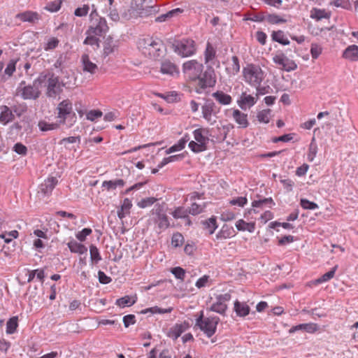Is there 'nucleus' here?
Here are the masks:
<instances>
[{"label": "nucleus", "mask_w": 358, "mask_h": 358, "mask_svg": "<svg viewBox=\"0 0 358 358\" xmlns=\"http://www.w3.org/2000/svg\"><path fill=\"white\" fill-rule=\"evenodd\" d=\"M138 48L145 56L157 58L163 54L164 45L159 38L145 37L138 40Z\"/></svg>", "instance_id": "nucleus-1"}, {"label": "nucleus", "mask_w": 358, "mask_h": 358, "mask_svg": "<svg viewBox=\"0 0 358 358\" xmlns=\"http://www.w3.org/2000/svg\"><path fill=\"white\" fill-rule=\"evenodd\" d=\"M242 77L245 83L257 88L265 78V72L259 65L248 64L243 67Z\"/></svg>", "instance_id": "nucleus-2"}, {"label": "nucleus", "mask_w": 358, "mask_h": 358, "mask_svg": "<svg viewBox=\"0 0 358 358\" xmlns=\"http://www.w3.org/2000/svg\"><path fill=\"white\" fill-rule=\"evenodd\" d=\"M57 117L62 124L71 127L76 122V115L73 110V103L69 99L62 101L56 108Z\"/></svg>", "instance_id": "nucleus-3"}, {"label": "nucleus", "mask_w": 358, "mask_h": 358, "mask_svg": "<svg viewBox=\"0 0 358 358\" xmlns=\"http://www.w3.org/2000/svg\"><path fill=\"white\" fill-rule=\"evenodd\" d=\"M150 213L152 217L150 219V222H152L155 225L158 233H161L169 227L170 222L164 203L156 204Z\"/></svg>", "instance_id": "nucleus-4"}, {"label": "nucleus", "mask_w": 358, "mask_h": 358, "mask_svg": "<svg viewBox=\"0 0 358 358\" xmlns=\"http://www.w3.org/2000/svg\"><path fill=\"white\" fill-rule=\"evenodd\" d=\"M219 322L218 317H204L203 311L201 310L196 320V326L210 338L215 334Z\"/></svg>", "instance_id": "nucleus-5"}, {"label": "nucleus", "mask_w": 358, "mask_h": 358, "mask_svg": "<svg viewBox=\"0 0 358 358\" xmlns=\"http://www.w3.org/2000/svg\"><path fill=\"white\" fill-rule=\"evenodd\" d=\"M38 81L39 85L44 83L46 87V95L48 97H55L62 90L59 77L53 73L41 76L38 78Z\"/></svg>", "instance_id": "nucleus-6"}, {"label": "nucleus", "mask_w": 358, "mask_h": 358, "mask_svg": "<svg viewBox=\"0 0 358 358\" xmlns=\"http://www.w3.org/2000/svg\"><path fill=\"white\" fill-rule=\"evenodd\" d=\"M208 130L203 128L195 129L193 131L194 138L189 143V149L195 152L199 153L207 150V144L208 143V137L207 136Z\"/></svg>", "instance_id": "nucleus-7"}, {"label": "nucleus", "mask_w": 358, "mask_h": 358, "mask_svg": "<svg viewBox=\"0 0 358 358\" xmlns=\"http://www.w3.org/2000/svg\"><path fill=\"white\" fill-rule=\"evenodd\" d=\"M173 49L178 55L187 57L196 53V45L195 41L191 38H182L173 42Z\"/></svg>", "instance_id": "nucleus-8"}, {"label": "nucleus", "mask_w": 358, "mask_h": 358, "mask_svg": "<svg viewBox=\"0 0 358 358\" xmlns=\"http://www.w3.org/2000/svg\"><path fill=\"white\" fill-rule=\"evenodd\" d=\"M203 71V65L196 59H190L182 64V73L185 78L192 83L199 78Z\"/></svg>", "instance_id": "nucleus-9"}, {"label": "nucleus", "mask_w": 358, "mask_h": 358, "mask_svg": "<svg viewBox=\"0 0 358 358\" xmlns=\"http://www.w3.org/2000/svg\"><path fill=\"white\" fill-rule=\"evenodd\" d=\"M194 90L198 94H201L204 90L213 87L216 84V77L213 71H206L199 75V78L193 80Z\"/></svg>", "instance_id": "nucleus-10"}, {"label": "nucleus", "mask_w": 358, "mask_h": 358, "mask_svg": "<svg viewBox=\"0 0 358 358\" xmlns=\"http://www.w3.org/2000/svg\"><path fill=\"white\" fill-rule=\"evenodd\" d=\"M273 63L278 69L287 72L294 71L297 69V64L289 59L283 52L277 51L273 57Z\"/></svg>", "instance_id": "nucleus-11"}, {"label": "nucleus", "mask_w": 358, "mask_h": 358, "mask_svg": "<svg viewBox=\"0 0 358 358\" xmlns=\"http://www.w3.org/2000/svg\"><path fill=\"white\" fill-rule=\"evenodd\" d=\"M201 113L203 118L213 125L216 122L220 108L212 100H206L201 106Z\"/></svg>", "instance_id": "nucleus-12"}, {"label": "nucleus", "mask_w": 358, "mask_h": 358, "mask_svg": "<svg viewBox=\"0 0 358 358\" xmlns=\"http://www.w3.org/2000/svg\"><path fill=\"white\" fill-rule=\"evenodd\" d=\"M90 25L87 30L90 34H95V35L103 36L108 30V27L106 19L101 16L90 18Z\"/></svg>", "instance_id": "nucleus-13"}, {"label": "nucleus", "mask_w": 358, "mask_h": 358, "mask_svg": "<svg viewBox=\"0 0 358 358\" xmlns=\"http://www.w3.org/2000/svg\"><path fill=\"white\" fill-rule=\"evenodd\" d=\"M230 299L231 295L228 293L217 296L216 301L212 304L210 310L221 315L224 314L227 309V302Z\"/></svg>", "instance_id": "nucleus-14"}, {"label": "nucleus", "mask_w": 358, "mask_h": 358, "mask_svg": "<svg viewBox=\"0 0 358 358\" xmlns=\"http://www.w3.org/2000/svg\"><path fill=\"white\" fill-rule=\"evenodd\" d=\"M39 84L38 79L36 80L32 85H27L22 88L21 96L24 99H37L40 94L41 92L39 90Z\"/></svg>", "instance_id": "nucleus-15"}, {"label": "nucleus", "mask_w": 358, "mask_h": 358, "mask_svg": "<svg viewBox=\"0 0 358 358\" xmlns=\"http://www.w3.org/2000/svg\"><path fill=\"white\" fill-rule=\"evenodd\" d=\"M258 94L252 95L248 94L247 92H243L239 99L237 100V104L241 109H246L252 107L256 104L258 100Z\"/></svg>", "instance_id": "nucleus-16"}, {"label": "nucleus", "mask_w": 358, "mask_h": 358, "mask_svg": "<svg viewBox=\"0 0 358 358\" xmlns=\"http://www.w3.org/2000/svg\"><path fill=\"white\" fill-rule=\"evenodd\" d=\"M228 112L231 113V117L237 124L238 128L245 129L249 126L248 114L234 108L229 110Z\"/></svg>", "instance_id": "nucleus-17"}, {"label": "nucleus", "mask_w": 358, "mask_h": 358, "mask_svg": "<svg viewBox=\"0 0 358 358\" xmlns=\"http://www.w3.org/2000/svg\"><path fill=\"white\" fill-rule=\"evenodd\" d=\"M80 62L84 72L93 75L98 71V66L90 59L87 54H83L81 56Z\"/></svg>", "instance_id": "nucleus-18"}, {"label": "nucleus", "mask_w": 358, "mask_h": 358, "mask_svg": "<svg viewBox=\"0 0 358 358\" xmlns=\"http://www.w3.org/2000/svg\"><path fill=\"white\" fill-rule=\"evenodd\" d=\"M15 18L20 20L22 22L36 23L40 20L41 16L37 12L26 10L24 12L17 13L15 15Z\"/></svg>", "instance_id": "nucleus-19"}, {"label": "nucleus", "mask_w": 358, "mask_h": 358, "mask_svg": "<svg viewBox=\"0 0 358 358\" xmlns=\"http://www.w3.org/2000/svg\"><path fill=\"white\" fill-rule=\"evenodd\" d=\"M58 183V180L56 177L50 176L48 177L44 182L41 185V190L44 194H51L53 189Z\"/></svg>", "instance_id": "nucleus-20"}, {"label": "nucleus", "mask_w": 358, "mask_h": 358, "mask_svg": "<svg viewBox=\"0 0 358 358\" xmlns=\"http://www.w3.org/2000/svg\"><path fill=\"white\" fill-rule=\"evenodd\" d=\"M342 57L351 62L358 61V45H350L347 47L343 52Z\"/></svg>", "instance_id": "nucleus-21"}, {"label": "nucleus", "mask_w": 358, "mask_h": 358, "mask_svg": "<svg viewBox=\"0 0 358 358\" xmlns=\"http://www.w3.org/2000/svg\"><path fill=\"white\" fill-rule=\"evenodd\" d=\"M235 235L236 232L233 227L224 224L216 234V238L218 240L227 239L234 237Z\"/></svg>", "instance_id": "nucleus-22"}, {"label": "nucleus", "mask_w": 358, "mask_h": 358, "mask_svg": "<svg viewBox=\"0 0 358 358\" xmlns=\"http://www.w3.org/2000/svg\"><path fill=\"white\" fill-rule=\"evenodd\" d=\"M0 122L6 124L14 120L13 111L7 106H1L0 107Z\"/></svg>", "instance_id": "nucleus-23"}, {"label": "nucleus", "mask_w": 358, "mask_h": 358, "mask_svg": "<svg viewBox=\"0 0 358 358\" xmlns=\"http://www.w3.org/2000/svg\"><path fill=\"white\" fill-rule=\"evenodd\" d=\"M212 96L221 105H229L232 103V97L221 90L212 94Z\"/></svg>", "instance_id": "nucleus-24"}, {"label": "nucleus", "mask_w": 358, "mask_h": 358, "mask_svg": "<svg viewBox=\"0 0 358 358\" xmlns=\"http://www.w3.org/2000/svg\"><path fill=\"white\" fill-rule=\"evenodd\" d=\"M189 327V323L184 322L180 324H175L170 331V335L174 339H177L180 335Z\"/></svg>", "instance_id": "nucleus-25"}, {"label": "nucleus", "mask_w": 358, "mask_h": 358, "mask_svg": "<svg viewBox=\"0 0 358 358\" xmlns=\"http://www.w3.org/2000/svg\"><path fill=\"white\" fill-rule=\"evenodd\" d=\"M131 207V201L128 198H125L122 201L120 208L117 210L118 217L122 220L127 215H129Z\"/></svg>", "instance_id": "nucleus-26"}, {"label": "nucleus", "mask_w": 358, "mask_h": 358, "mask_svg": "<svg viewBox=\"0 0 358 358\" xmlns=\"http://www.w3.org/2000/svg\"><path fill=\"white\" fill-rule=\"evenodd\" d=\"M299 330H304L308 333H314V332L317 331V325L314 323L301 324L292 327L289 330V332L290 334H293L295 331H299Z\"/></svg>", "instance_id": "nucleus-27"}, {"label": "nucleus", "mask_w": 358, "mask_h": 358, "mask_svg": "<svg viewBox=\"0 0 358 358\" xmlns=\"http://www.w3.org/2000/svg\"><path fill=\"white\" fill-rule=\"evenodd\" d=\"M70 251L73 253L83 255L87 252V248L82 243H78L75 240H71L67 243Z\"/></svg>", "instance_id": "nucleus-28"}, {"label": "nucleus", "mask_w": 358, "mask_h": 358, "mask_svg": "<svg viewBox=\"0 0 358 358\" xmlns=\"http://www.w3.org/2000/svg\"><path fill=\"white\" fill-rule=\"evenodd\" d=\"M235 225L238 231H247L250 233H252L255 230V222H246L242 219L238 220Z\"/></svg>", "instance_id": "nucleus-29"}, {"label": "nucleus", "mask_w": 358, "mask_h": 358, "mask_svg": "<svg viewBox=\"0 0 358 358\" xmlns=\"http://www.w3.org/2000/svg\"><path fill=\"white\" fill-rule=\"evenodd\" d=\"M203 229L206 230L209 234H213L218 227L216 217L213 216L202 222Z\"/></svg>", "instance_id": "nucleus-30"}, {"label": "nucleus", "mask_w": 358, "mask_h": 358, "mask_svg": "<svg viewBox=\"0 0 358 358\" xmlns=\"http://www.w3.org/2000/svg\"><path fill=\"white\" fill-rule=\"evenodd\" d=\"M271 39L283 45H289V41L282 30L273 31L271 33Z\"/></svg>", "instance_id": "nucleus-31"}, {"label": "nucleus", "mask_w": 358, "mask_h": 358, "mask_svg": "<svg viewBox=\"0 0 358 358\" xmlns=\"http://www.w3.org/2000/svg\"><path fill=\"white\" fill-rule=\"evenodd\" d=\"M189 141L188 135L184 136L182 138H180L177 143L174 144L169 149L166 150V154L169 155L172 152H175L177 151H180L183 148H185L187 142Z\"/></svg>", "instance_id": "nucleus-32"}, {"label": "nucleus", "mask_w": 358, "mask_h": 358, "mask_svg": "<svg viewBox=\"0 0 358 358\" xmlns=\"http://www.w3.org/2000/svg\"><path fill=\"white\" fill-rule=\"evenodd\" d=\"M234 310L237 315L245 317L249 314L250 308L246 303L236 301L234 303Z\"/></svg>", "instance_id": "nucleus-33"}, {"label": "nucleus", "mask_w": 358, "mask_h": 358, "mask_svg": "<svg viewBox=\"0 0 358 358\" xmlns=\"http://www.w3.org/2000/svg\"><path fill=\"white\" fill-rule=\"evenodd\" d=\"M136 296H124L117 299L115 304L121 308L129 307L136 303Z\"/></svg>", "instance_id": "nucleus-34"}, {"label": "nucleus", "mask_w": 358, "mask_h": 358, "mask_svg": "<svg viewBox=\"0 0 358 358\" xmlns=\"http://www.w3.org/2000/svg\"><path fill=\"white\" fill-rule=\"evenodd\" d=\"M161 72L164 74L173 75L178 73L176 66L169 61H165L162 64Z\"/></svg>", "instance_id": "nucleus-35"}, {"label": "nucleus", "mask_w": 358, "mask_h": 358, "mask_svg": "<svg viewBox=\"0 0 358 358\" xmlns=\"http://www.w3.org/2000/svg\"><path fill=\"white\" fill-rule=\"evenodd\" d=\"M62 124L58 122L49 123L45 120L39 121L38 126L42 131L55 130L59 128Z\"/></svg>", "instance_id": "nucleus-36"}, {"label": "nucleus", "mask_w": 358, "mask_h": 358, "mask_svg": "<svg viewBox=\"0 0 358 358\" xmlns=\"http://www.w3.org/2000/svg\"><path fill=\"white\" fill-rule=\"evenodd\" d=\"M116 48V45L112 38H107L103 43V55L106 57L113 53Z\"/></svg>", "instance_id": "nucleus-37"}, {"label": "nucleus", "mask_w": 358, "mask_h": 358, "mask_svg": "<svg viewBox=\"0 0 358 358\" xmlns=\"http://www.w3.org/2000/svg\"><path fill=\"white\" fill-rule=\"evenodd\" d=\"M124 185V181L122 179L104 181L102 184V187L106 188L108 191L115 189L117 187H123Z\"/></svg>", "instance_id": "nucleus-38"}, {"label": "nucleus", "mask_w": 358, "mask_h": 358, "mask_svg": "<svg viewBox=\"0 0 358 358\" xmlns=\"http://www.w3.org/2000/svg\"><path fill=\"white\" fill-rule=\"evenodd\" d=\"M216 51L210 43H207L206 48L204 52L205 63L208 64L210 61L215 59Z\"/></svg>", "instance_id": "nucleus-39"}, {"label": "nucleus", "mask_w": 358, "mask_h": 358, "mask_svg": "<svg viewBox=\"0 0 358 358\" xmlns=\"http://www.w3.org/2000/svg\"><path fill=\"white\" fill-rule=\"evenodd\" d=\"M86 38L83 42L85 45H96L97 47L99 46V35H95V34H90L89 31H86Z\"/></svg>", "instance_id": "nucleus-40"}, {"label": "nucleus", "mask_w": 358, "mask_h": 358, "mask_svg": "<svg viewBox=\"0 0 358 358\" xmlns=\"http://www.w3.org/2000/svg\"><path fill=\"white\" fill-rule=\"evenodd\" d=\"M271 110L264 109L257 113V118L260 123L267 124L270 121Z\"/></svg>", "instance_id": "nucleus-41"}, {"label": "nucleus", "mask_w": 358, "mask_h": 358, "mask_svg": "<svg viewBox=\"0 0 358 358\" xmlns=\"http://www.w3.org/2000/svg\"><path fill=\"white\" fill-rule=\"evenodd\" d=\"M171 214L175 219L188 218L189 212L184 207L180 206L176 208Z\"/></svg>", "instance_id": "nucleus-42"}, {"label": "nucleus", "mask_w": 358, "mask_h": 358, "mask_svg": "<svg viewBox=\"0 0 358 358\" xmlns=\"http://www.w3.org/2000/svg\"><path fill=\"white\" fill-rule=\"evenodd\" d=\"M227 71L232 75L237 74L240 71V64L238 58L236 56H233L231 58V63L227 67Z\"/></svg>", "instance_id": "nucleus-43"}, {"label": "nucleus", "mask_w": 358, "mask_h": 358, "mask_svg": "<svg viewBox=\"0 0 358 358\" xmlns=\"http://www.w3.org/2000/svg\"><path fill=\"white\" fill-rule=\"evenodd\" d=\"M317 152V145L315 143V138H313L308 148L307 158L309 162H313L316 157Z\"/></svg>", "instance_id": "nucleus-44"}, {"label": "nucleus", "mask_w": 358, "mask_h": 358, "mask_svg": "<svg viewBox=\"0 0 358 358\" xmlns=\"http://www.w3.org/2000/svg\"><path fill=\"white\" fill-rule=\"evenodd\" d=\"M338 268V265H336L334 268H331L329 271L322 275L320 278L316 280L317 284H320L322 282H327L330 280L331 278L334 277L336 271Z\"/></svg>", "instance_id": "nucleus-45"}, {"label": "nucleus", "mask_w": 358, "mask_h": 358, "mask_svg": "<svg viewBox=\"0 0 358 358\" xmlns=\"http://www.w3.org/2000/svg\"><path fill=\"white\" fill-rule=\"evenodd\" d=\"M19 59H10L4 70V74L8 77H11L14 72L16 70V64L18 62Z\"/></svg>", "instance_id": "nucleus-46"}, {"label": "nucleus", "mask_w": 358, "mask_h": 358, "mask_svg": "<svg viewBox=\"0 0 358 358\" xmlns=\"http://www.w3.org/2000/svg\"><path fill=\"white\" fill-rule=\"evenodd\" d=\"M172 310H173L172 307H169L168 308L163 309V308H159L157 306H154V307L149 308L142 310L141 313L145 314L148 313H151L152 314H155V313L163 314V313H171Z\"/></svg>", "instance_id": "nucleus-47"}, {"label": "nucleus", "mask_w": 358, "mask_h": 358, "mask_svg": "<svg viewBox=\"0 0 358 358\" xmlns=\"http://www.w3.org/2000/svg\"><path fill=\"white\" fill-rule=\"evenodd\" d=\"M322 47L317 43H312L310 45V52L313 60L317 59L322 53Z\"/></svg>", "instance_id": "nucleus-48"}, {"label": "nucleus", "mask_w": 358, "mask_h": 358, "mask_svg": "<svg viewBox=\"0 0 358 358\" xmlns=\"http://www.w3.org/2000/svg\"><path fill=\"white\" fill-rule=\"evenodd\" d=\"M185 239L183 236L179 233H174L171 238V245L174 248L181 246L184 243Z\"/></svg>", "instance_id": "nucleus-49"}, {"label": "nucleus", "mask_w": 358, "mask_h": 358, "mask_svg": "<svg viewBox=\"0 0 358 358\" xmlns=\"http://www.w3.org/2000/svg\"><path fill=\"white\" fill-rule=\"evenodd\" d=\"M18 326L17 317H13L7 322L6 323V332L8 334H13Z\"/></svg>", "instance_id": "nucleus-50"}, {"label": "nucleus", "mask_w": 358, "mask_h": 358, "mask_svg": "<svg viewBox=\"0 0 358 358\" xmlns=\"http://www.w3.org/2000/svg\"><path fill=\"white\" fill-rule=\"evenodd\" d=\"M90 254L92 262L94 263H97L101 259L98 248L94 245L90 246Z\"/></svg>", "instance_id": "nucleus-51"}, {"label": "nucleus", "mask_w": 358, "mask_h": 358, "mask_svg": "<svg viewBox=\"0 0 358 358\" xmlns=\"http://www.w3.org/2000/svg\"><path fill=\"white\" fill-rule=\"evenodd\" d=\"M266 21L272 24H282L287 22L285 18L276 14L268 15L266 17Z\"/></svg>", "instance_id": "nucleus-52"}, {"label": "nucleus", "mask_w": 358, "mask_h": 358, "mask_svg": "<svg viewBox=\"0 0 358 358\" xmlns=\"http://www.w3.org/2000/svg\"><path fill=\"white\" fill-rule=\"evenodd\" d=\"M90 10V6L88 4H83L82 6L77 8L74 11V15L76 17H85Z\"/></svg>", "instance_id": "nucleus-53"}, {"label": "nucleus", "mask_w": 358, "mask_h": 358, "mask_svg": "<svg viewBox=\"0 0 358 358\" xmlns=\"http://www.w3.org/2000/svg\"><path fill=\"white\" fill-rule=\"evenodd\" d=\"M157 200V199L155 197L144 198L138 202L137 206L141 208H145L153 205Z\"/></svg>", "instance_id": "nucleus-54"}, {"label": "nucleus", "mask_w": 358, "mask_h": 358, "mask_svg": "<svg viewBox=\"0 0 358 358\" xmlns=\"http://www.w3.org/2000/svg\"><path fill=\"white\" fill-rule=\"evenodd\" d=\"M103 113L100 110H90L86 113L87 120L94 122L96 120L101 117Z\"/></svg>", "instance_id": "nucleus-55"}, {"label": "nucleus", "mask_w": 358, "mask_h": 358, "mask_svg": "<svg viewBox=\"0 0 358 358\" xmlns=\"http://www.w3.org/2000/svg\"><path fill=\"white\" fill-rule=\"evenodd\" d=\"M62 3V0H55L48 3L45 9L50 12H57L60 9Z\"/></svg>", "instance_id": "nucleus-56"}, {"label": "nucleus", "mask_w": 358, "mask_h": 358, "mask_svg": "<svg viewBox=\"0 0 358 358\" xmlns=\"http://www.w3.org/2000/svg\"><path fill=\"white\" fill-rule=\"evenodd\" d=\"M59 43V41L57 38L51 37L48 40L47 43L44 45L43 48L45 51L54 50L57 47Z\"/></svg>", "instance_id": "nucleus-57"}, {"label": "nucleus", "mask_w": 358, "mask_h": 358, "mask_svg": "<svg viewBox=\"0 0 358 358\" xmlns=\"http://www.w3.org/2000/svg\"><path fill=\"white\" fill-rule=\"evenodd\" d=\"M301 206L306 210H315L318 208V205L313 201H310L306 199H301L300 201Z\"/></svg>", "instance_id": "nucleus-58"}, {"label": "nucleus", "mask_w": 358, "mask_h": 358, "mask_svg": "<svg viewBox=\"0 0 358 358\" xmlns=\"http://www.w3.org/2000/svg\"><path fill=\"white\" fill-rule=\"evenodd\" d=\"M205 207V204L201 206L196 203H192L188 210L189 214H192L193 215H198L203 211Z\"/></svg>", "instance_id": "nucleus-59"}, {"label": "nucleus", "mask_w": 358, "mask_h": 358, "mask_svg": "<svg viewBox=\"0 0 358 358\" xmlns=\"http://www.w3.org/2000/svg\"><path fill=\"white\" fill-rule=\"evenodd\" d=\"M171 271L177 279L184 280L185 277V271L180 266L174 267Z\"/></svg>", "instance_id": "nucleus-60"}, {"label": "nucleus", "mask_w": 358, "mask_h": 358, "mask_svg": "<svg viewBox=\"0 0 358 358\" xmlns=\"http://www.w3.org/2000/svg\"><path fill=\"white\" fill-rule=\"evenodd\" d=\"M331 4L344 9H350L351 7L349 0H333Z\"/></svg>", "instance_id": "nucleus-61"}, {"label": "nucleus", "mask_w": 358, "mask_h": 358, "mask_svg": "<svg viewBox=\"0 0 358 358\" xmlns=\"http://www.w3.org/2000/svg\"><path fill=\"white\" fill-rule=\"evenodd\" d=\"M236 218V214L230 210H226L221 213L220 219L222 221L228 222Z\"/></svg>", "instance_id": "nucleus-62"}, {"label": "nucleus", "mask_w": 358, "mask_h": 358, "mask_svg": "<svg viewBox=\"0 0 358 358\" xmlns=\"http://www.w3.org/2000/svg\"><path fill=\"white\" fill-rule=\"evenodd\" d=\"M248 202V199L246 197L240 196L235 199H233L229 201V204L231 206H238L240 207H243Z\"/></svg>", "instance_id": "nucleus-63"}, {"label": "nucleus", "mask_w": 358, "mask_h": 358, "mask_svg": "<svg viewBox=\"0 0 358 358\" xmlns=\"http://www.w3.org/2000/svg\"><path fill=\"white\" fill-rule=\"evenodd\" d=\"M92 231L90 228H85L82 231L78 232L76 235L77 239L80 242L85 241L86 237L92 234Z\"/></svg>", "instance_id": "nucleus-64"}]
</instances>
